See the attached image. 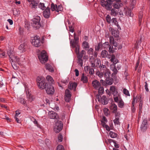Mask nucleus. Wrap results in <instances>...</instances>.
I'll return each mask as SVG.
<instances>
[{
	"instance_id": "1",
	"label": "nucleus",
	"mask_w": 150,
	"mask_h": 150,
	"mask_svg": "<svg viewBox=\"0 0 150 150\" xmlns=\"http://www.w3.org/2000/svg\"><path fill=\"white\" fill-rule=\"evenodd\" d=\"M96 75L100 78H104L106 84L112 85L113 83V80L110 78V71L109 69L104 65H101L99 67V70L97 71Z\"/></svg>"
},
{
	"instance_id": "2",
	"label": "nucleus",
	"mask_w": 150,
	"mask_h": 150,
	"mask_svg": "<svg viewBox=\"0 0 150 150\" xmlns=\"http://www.w3.org/2000/svg\"><path fill=\"white\" fill-rule=\"evenodd\" d=\"M74 39L75 41L73 40L70 39V38H69V40H70V44L71 47L72 48H75V52L76 54H78L80 50V46L78 43V41L76 40V35L74 33Z\"/></svg>"
},
{
	"instance_id": "3",
	"label": "nucleus",
	"mask_w": 150,
	"mask_h": 150,
	"mask_svg": "<svg viewBox=\"0 0 150 150\" xmlns=\"http://www.w3.org/2000/svg\"><path fill=\"white\" fill-rule=\"evenodd\" d=\"M92 85L94 88L98 90V93L99 95L102 94L104 92V88L101 86L100 83L98 80H95L92 82Z\"/></svg>"
},
{
	"instance_id": "4",
	"label": "nucleus",
	"mask_w": 150,
	"mask_h": 150,
	"mask_svg": "<svg viewBox=\"0 0 150 150\" xmlns=\"http://www.w3.org/2000/svg\"><path fill=\"white\" fill-rule=\"evenodd\" d=\"M45 80L44 77L39 76L37 78V85L39 88L41 89H44L47 83H45Z\"/></svg>"
},
{
	"instance_id": "5",
	"label": "nucleus",
	"mask_w": 150,
	"mask_h": 150,
	"mask_svg": "<svg viewBox=\"0 0 150 150\" xmlns=\"http://www.w3.org/2000/svg\"><path fill=\"white\" fill-rule=\"evenodd\" d=\"M7 54L10 58V61L12 63L16 62L19 61V58L14 53L12 50H9L7 51Z\"/></svg>"
},
{
	"instance_id": "6",
	"label": "nucleus",
	"mask_w": 150,
	"mask_h": 150,
	"mask_svg": "<svg viewBox=\"0 0 150 150\" xmlns=\"http://www.w3.org/2000/svg\"><path fill=\"white\" fill-rule=\"evenodd\" d=\"M114 0H100L101 5L107 10H110L112 8V2Z\"/></svg>"
},
{
	"instance_id": "7",
	"label": "nucleus",
	"mask_w": 150,
	"mask_h": 150,
	"mask_svg": "<svg viewBox=\"0 0 150 150\" xmlns=\"http://www.w3.org/2000/svg\"><path fill=\"white\" fill-rule=\"evenodd\" d=\"M40 18L38 16H35L33 19L32 23V26L35 29H38L40 26Z\"/></svg>"
},
{
	"instance_id": "8",
	"label": "nucleus",
	"mask_w": 150,
	"mask_h": 150,
	"mask_svg": "<svg viewBox=\"0 0 150 150\" xmlns=\"http://www.w3.org/2000/svg\"><path fill=\"white\" fill-rule=\"evenodd\" d=\"M39 59L42 64H44L46 62L48 59V56L46 52L43 50L38 56Z\"/></svg>"
},
{
	"instance_id": "9",
	"label": "nucleus",
	"mask_w": 150,
	"mask_h": 150,
	"mask_svg": "<svg viewBox=\"0 0 150 150\" xmlns=\"http://www.w3.org/2000/svg\"><path fill=\"white\" fill-rule=\"evenodd\" d=\"M99 93L96 96V98L98 100V101L103 105H106L108 103V99L105 96H103L101 97Z\"/></svg>"
},
{
	"instance_id": "10",
	"label": "nucleus",
	"mask_w": 150,
	"mask_h": 150,
	"mask_svg": "<svg viewBox=\"0 0 150 150\" xmlns=\"http://www.w3.org/2000/svg\"><path fill=\"white\" fill-rule=\"evenodd\" d=\"M52 84L47 83V85H46L44 88L45 89L46 93L48 94H52L54 92V87Z\"/></svg>"
},
{
	"instance_id": "11",
	"label": "nucleus",
	"mask_w": 150,
	"mask_h": 150,
	"mask_svg": "<svg viewBox=\"0 0 150 150\" xmlns=\"http://www.w3.org/2000/svg\"><path fill=\"white\" fill-rule=\"evenodd\" d=\"M31 40L32 44L35 47H38L40 45V40L39 37L35 36Z\"/></svg>"
},
{
	"instance_id": "12",
	"label": "nucleus",
	"mask_w": 150,
	"mask_h": 150,
	"mask_svg": "<svg viewBox=\"0 0 150 150\" xmlns=\"http://www.w3.org/2000/svg\"><path fill=\"white\" fill-rule=\"evenodd\" d=\"M149 125L146 119H144L141 125L140 129L142 132L146 131L149 127Z\"/></svg>"
},
{
	"instance_id": "13",
	"label": "nucleus",
	"mask_w": 150,
	"mask_h": 150,
	"mask_svg": "<svg viewBox=\"0 0 150 150\" xmlns=\"http://www.w3.org/2000/svg\"><path fill=\"white\" fill-rule=\"evenodd\" d=\"M63 124L62 122L58 121L56 124L54 128V130L56 133H59L62 129Z\"/></svg>"
},
{
	"instance_id": "14",
	"label": "nucleus",
	"mask_w": 150,
	"mask_h": 150,
	"mask_svg": "<svg viewBox=\"0 0 150 150\" xmlns=\"http://www.w3.org/2000/svg\"><path fill=\"white\" fill-rule=\"evenodd\" d=\"M115 101L118 103V107L120 108H122L124 106V103L121 98H119L118 96L113 97Z\"/></svg>"
},
{
	"instance_id": "15",
	"label": "nucleus",
	"mask_w": 150,
	"mask_h": 150,
	"mask_svg": "<svg viewBox=\"0 0 150 150\" xmlns=\"http://www.w3.org/2000/svg\"><path fill=\"white\" fill-rule=\"evenodd\" d=\"M48 116L51 119H56L57 120L59 118L58 115L56 112L53 111H49V112Z\"/></svg>"
},
{
	"instance_id": "16",
	"label": "nucleus",
	"mask_w": 150,
	"mask_h": 150,
	"mask_svg": "<svg viewBox=\"0 0 150 150\" xmlns=\"http://www.w3.org/2000/svg\"><path fill=\"white\" fill-rule=\"evenodd\" d=\"M29 2L30 6L32 8H37L38 1V0H27Z\"/></svg>"
},
{
	"instance_id": "17",
	"label": "nucleus",
	"mask_w": 150,
	"mask_h": 150,
	"mask_svg": "<svg viewBox=\"0 0 150 150\" xmlns=\"http://www.w3.org/2000/svg\"><path fill=\"white\" fill-rule=\"evenodd\" d=\"M71 97L70 92L68 89H66L65 91V100L67 102H69Z\"/></svg>"
},
{
	"instance_id": "18",
	"label": "nucleus",
	"mask_w": 150,
	"mask_h": 150,
	"mask_svg": "<svg viewBox=\"0 0 150 150\" xmlns=\"http://www.w3.org/2000/svg\"><path fill=\"white\" fill-rule=\"evenodd\" d=\"M110 91L112 92V94L113 95L114 97L118 96V92L116 89L115 87L114 86H110Z\"/></svg>"
},
{
	"instance_id": "19",
	"label": "nucleus",
	"mask_w": 150,
	"mask_h": 150,
	"mask_svg": "<svg viewBox=\"0 0 150 150\" xmlns=\"http://www.w3.org/2000/svg\"><path fill=\"white\" fill-rule=\"evenodd\" d=\"M50 9L48 7H47L45 10L43 12V15L44 17L46 18H48L50 16Z\"/></svg>"
},
{
	"instance_id": "20",
	"label": "nucleus",
	"mask_w": 150,
	"mask_h": 150,
	"mask_svg": "<svg viewBox=\"0 0 150 150\" xmlns=\"http://www.w3.org/2000/svg\"><path fill=\"white\" fill-rule=\"evenodd\" d=\"M25 92L26 93L27 98L28 99L29 101L31 102L33 101V98L31 94L30 93L29 90H28L25 88Z\"/></svg>"
},
{
	"instance_id": "21",
	"label": "nucleus",
	"mask_w": 150,
	"mask_h": 150,
	"mask_svg": "<svg viewBox=\"0 0 150 150\" xmlns=\"http://www.w3.org/2000/svg\"><path fill=\"white\" fill-rule=\"evenodd\" d=\"M121 0H117V1L115 2L112 5L113 7L116 9H118L120 7L121 4L120 3Z\"/></svg>"
},
{
	"instance_id": "22",
	"label": "nucleus",
	"mask_w": 150,
	"mask_h": 150,
	"mask_svg": "<svg viewBox=\"0 0 150 150\" xmlns=\"http://www.w3.org/2000/svg\"><path fill=\"white\" fill-rule=\"evenodd\" d=\"M49 105L50 108L55 111H58L59 110V107L53 102H51L49 103Z\"/></svg>"
},
{
	"instance_id": "23",
	"label": "nucleus",
	"mask_w": 150,
	"mask_h": 150,
	"mask_svg": "<svg viewBox=\"0 0 150 150\" xmlns=\"http://www.w3.org/2000/svg\"><path fill=\"white\" fill-rule=\"evenodd\" d=\"M101 57L103 58L108 57L109 58H110V56L108 54V52L105 50L102 51L101 53Z\"/></svg>"
},
{
	"instance_id": "24",
	"label": "nucleus",
	"mask_w": 150,
	"mask_h": 150,
	"mask_svg": "<svg viewBox=\"0 0 150 150\" xmlns=\"http://www.w3.org/2000/svg\"><path fill=\"white\" fill-rule=\"evenodd\" d=\"M81 81L83 83H86L88 82V78L84 73L82 74Z\"/></svg>"
},
{
	"instance_id": "25",
	"label": "nucleus",
	"mask_w": 150,
	"mask_h": 150,
	"mask_svg": "<svg viewBox=\"0 0 150 150\" xmlns=\"http://www.w3.org/2000/svg\"><path fill=\"white\" fill-rule=\"evenodd\" d=\"M139 60H138L137 62L136 65L135 66V70H137V68L138 67V69L137 70V71L139 73L141 72V69L142 67V64H140L139 65Z\"/></svg>"
},
{
	"instance_id": "26",
	"label": "nucleus",
	"mask_w": 150,
	"mask_h": 150,
	"mask_svg": "<svg viewBox=\"0 0 150 150\" xmlns=\"http://www.w3.org/2000/svg\"><path fill=\"white\" fill-rule=\"evenodd\" d=\"M110 109L113 113H115L117 110V105L116 104L113 103L110 106Z\"/></svg>"
},
{
	"instance_id": "27",
	"label": "nucleus",
	"mask_w": 150,
	"mask_h": 150,
	"mask_svg": "<svg viewBox=\"0 0 150 150\" xmlns=\"http://www.w3.org/2000/svg\"><path fill=\"white\" fill-rule=\"evenodd\" d=\"M26 44L24 42L23 44H21L18 47V49L21 52H25V51Z\"/></svg>"
},
{
	"instance_id": "28",
	"label": "nucleus",
	"mask_w": 150,
	"mask_h": 150,
	"mask_svg": "<svg viewBox=\"0 0 150 150\" xmlns=\"http://www.w3.org/2000/svg\"><path fill=\"white\" fill-rule=\"evenodd\" d=\"M110 69L113 72V74H117L118 71L116 68V65L115 64H111L110 65Z\"/></svg>"
},
{
	"instance_id": "29",
	"label": "nucleus",
	"mask_w": 150,
	"mask_h": 150,
	"mask_svg": "<svg viewBox=\"0 0 150 150\" xmlns=\"http://www.w3.org/2000/svg\"><path fill=\"white\" fill-rule=\"evenodd\" d=\"M111 34L115 37H117L119 35V32L117 30H115L114 29H111Z\"/></svg>"
},
{
	"instance_id": "30",
	"label": "nucleus",
	"mask_w": 150,
	"mask_h": 150,
	"mask_svg": "<svg viewBox=\"0 0 150 150\" xmlns=\"http://www.w3.org/2000/svg\"><path fill=\"white\" fill-rule=\"evenodd\" d=\"M46 78L49 84H53L54 83V80L51 76L48 75L47 76Z\"/></svg>"
},
{
	"instance_id": "31",
	"label": "nucleus",
	"mask_w": 150,
	"mask_h": 150,
	"mask_svg": "<svg viewBox=\"0 0 150 150\" xmlns=\"http://www.w3.org/2000/svg\"><path fill=\"white\" fill-rule=\"evenodd\" d=\"M103 47L102 44L101 42H100L95 46V50L96 51H98L100 50H101Z\"/></svg>"
},
{
	"instance_id": "32",
	"label": "nucleus",
	"mask_w": 150,
	"mask_h": 150,
	"mask_svg": "<svg viewBox=\"0 0 150 150\" xmlns=\"http://www.w3.org/2000/svg\"><path fill=\"white\" fill-rule=\"evenodd\" d=\"M45 67L49 71L52 72L54 71L53 68L49 64H47L45 65Z\"/></svg>"
},
{
	"instance_id": "33",
	"label": "nucleus",
	"mask_w": 150,
	"mask_h": 150,
	"mask_svg": "<svg viewBox=\"0 0 150 150\" xmlns=\"http://www.w3.org/2000/svg\"><path fill=\"white\" fill-rule=\"evenodd\" d=\"M87 52L88 54L89 55L90 58H94L93 57V49L92 48H90L89 49V50H88Z\"/></svg>"
},
{
	"instance_id": "34",
	"label": "nucleus",
	"mask_w": 150,
	"mask_h": 150,
	"mask_svg": "<svg viewBox=\"0 0 150 150\" xmlns=\"http://www.w3.org/2000/svg\"><path fill=\"white\" fill-rule=\"evenodd\" d=\"M110 14L112 15L113 16H115L118 14L117 11L116 9L112 8L111 10Z\"/></svg>"
},
{
	"instance_id": "35",
	"label": "nucleus",
	"mask_w": 150,
	"mask_h": 150,
	"mask_svg": "<svg viewBox=\"0 0 150 150\" xmlns=\"http://www.w3.org/2000/svg\"><path fill=\"white\" fill-rule=\"evenodd\" d=\"M18 100V101L20 103L23 104L25 106H27V105L26 103V102L24 98L21 97H20Z\"/></svg>"
},
{
	"instance_id": "36",
	"label": "nucleus",
	"mask_w": 150,
	"mask_h": 150,
	"mask_svg": "<svg viewBox=\"0 0 150 150\" xmlns=\"http://www.w3.org/2000/svg\"><path fill=\"white\" fill-rule=\"evenodd\" d=\"M78 62L79 65H80L81 67L83 66V61L82 59V56L81 55L79 57H78Z\"/></svg>"
},
{
	"instance_id": "37",
	"label": "nucleus",
	"mask_w": 150,
	"mask_h": 150,
	"mask_svg": "<svg viewBox=\"0 0 150 150\" xmlns=\"http://www.w3.org/2000/svg\"><path fill=\"white\" fill-rule=\"evenodd\" d=\"M82 47L83 48L85 49L88 48L89 47V44L88 42L84 41L82 43Z\"/></svg>"
},
{
	"instance_id": "38",
	"label": "nucleus",
	"mask_w": 150,
	"mask_h": 150,
	"mask_svg": "<svg viewBox=\"0 0 150 150\" xmlns=\"http://www.w3.org/2000/svg\"><path fill=\"white\" fill-rule=\"evenodd\" d=\"M94 58H90V61L91 62V67H95V64L94 63Z\"/></svg>"
},
{
	"instance_id": "39",
	"label": "nucleus",
	"mask_w": 150,
	"mask_h": 150,
	"mask_svg": "<svg viewBox=\"0 0 150 150\" xmlns=\"http://www.w3.org/2000/svg\"><path fill=\"white\" fill-rule=\"evenodd\" d=\"M77 86L76 84L75 83H73L70 84V86H69V88L70 89L75 90Z\"/></svg>"
},
{
	"instance_id": "40",
	"label": "nucleus",
	"mask_w": 150,
	"mask_h": 150,
	"mask_svg": "<svg viewBox=\"0 0 150 150\" xmlns=\"http://www.w3.org/2000/svg\"><path fill=\"white\" fill-rule=\"evenodd\" d=\"M109 135L110 137L112 138H115L117 136V134L115 133L112 131L110 132Z\"/></svg>"
},
{
	"instance_id": "41",
	"label": "nucleus",
	"mask_w": 150,
	"mask_h": 150,
	"mask_svg": "<svg viewBox=\"0 0 150 150\" xmlns=\"http://www.w3.org/2000/svg\"><path fill=\"white\" fill-rule=\"evenodd\" d=\"M87 69H89V74L93 75L94 74V70L93 68H90L89 67L87 66Z\"/></svg>"
},
{
	"instance_id": "42",
	"label": "nucleus",
	"mask_w": 150,
	"mask_h": 150,
	"mask_svg": "<svg viewBox=\"0 0 150 150\" xmlns=\"http://www.w3.org/2000/svg\"><path fill=\"white\" fill-rule=\"evenodd\" d=\"M39 8L42 10L45 9L46 7L45 6V4L43 3H40L39 5Z\"/></svg>"
},
{
	"instance_id": "43",
	"label": "nucleus",
	"mask_w": 150,
	"mask_h": 150,
	"mask_svg": "<svg viewBox=\"0 0 150 150\" xmlns=\"http://www.w3.org/2000/svg\"><path fill=\"white\" fill-rule=\"evenodd\" d=\"M57 8V5L54 4L53 3H52L51 5V9L52 11H56V8Z\"/></svg>"
},
{
	"instance_id": "44",
	"label": "nucleus",
	"mask_w": 150,
	"mask_h": 150,
	"mask_svg": "<svg viewBox=\"0 0 150 150\" xmlns=\"http://www.w3.org/2000/svg\"><path fill=\"white\" fill-rule=\"evenodd\" d=\"M113 122L115 125H119L120 122L119 117H116L113 120Z\"/></svg>"
},
{
	"instance_id": "45",
	"label": "nucleus",
	"mask_w": 150,
	"mask_h": 150,
	"mask_svg": "<svg viewBox=\"0 0 150 150\" xmlns=\"http://www.w3.org/2000/svg\"><path fill=\"white\" fill-rule=\"evenodd\" d=\"M137 99H138V97L137 96H136L135 97H134L133 100L132 102V109L133 108H134V106L135 105V101H136V102H137V100H138Z\"/></svg>"
},
{
	"instance_id": "46",
	"label": "nucleus",
	"mask_w": 150,
	"mask_h": 150,
	"mask_svg": "<svg viewBox=\"0 0 150 150\" xmlns=\"http://www.w3.org/2000/svg\"><path fill=\"white\" fill-rule=\"evenodd\" d=\"M134 8L133 5H132L131 6L130 8V10H128V12H127L126 14L127 15H128L130 16H132V15L131 12V10H132Z\"/></svg>"
},
{
	"instance_id": "47",
	"label": "nucleus",
	"mask_w": 150,
	"mask_h": 150,
	"mask_svg": "<svg viewBox=\"0 0 150 150\" xmlns=\"http://www.w3.org/2000/svg\"><path fill=\"white\" fill-rule=\"evenodd\" d=\"M123 93L127 96H130V95L129 91L126 88H124L123 89Z\"/></svg>"
},
{
	"instance_id": "48",
	"label": "nucleus",
	"mask_w": 150,
	"mask_h": 150,
	"mask_svg": "<svg viewBox=\"0 0 150 150\" xmlns=\"http://www.w3.org/2000/svg\"><path fill=\"white\" fill-rule=\"evenodd\" d=\"M106 19L107 22L108 23H111V17L109 15H108L106 16Z\"/></svg>"
},
{
	"instance_id": "49",
	"label": "nucleus",
	"mask_w": 150,
	"mask_h": 150,
	"mask_svg": "<svg viewBox=\"0 0 150 150\" xmlns=\"http://www.w3.org/2000/svg\"><path fill=\"white\" fill-rule=\"evenodd\" d=\"M103 110L105 115L106 116H108V115L109 114V110L106 108H105Z\"/></svg>"
},
{
	"instance_id": "50",
	"label": "nucleus",
	"mask_w": 150,
	"mask_h": 150,
	"mask_svg": "<svg viewBox=\"0 0 150 150\" xmlns=\"http://www.w3.org/2000/svg\"><path fill=\"white\" fill-rule=\"evenodd\" d=\"M102 125L106 129V130L108 131H109L110 130V128L106 124V123H102Z\"/></svg>"
},
{
	"instance_id": "51",
	"label": "nucleus",
	"mask_w": 150,
	"mask_h": 150,
	"mask_svg": "<svg viewBox=\"0 0 150 150\" xmlns=\"http://www.w3.org/2000/svg\"><path fill=\"white\" fill-rule=\"evenodd\" d=\"M112 23L114 24L115 25H117V24L118 23V22H117V19L115 18H113L111 19V22Z\"/></svg>"
},
{
	"instance_id": "52",
	"label": "nucleus",
	"mask_w": 150,
	"mask_h": 150,
	"mask_svg": "<svg viewBox=\"0 0 150 150\" xmlns=\"http://www.w3.org/2000/svg\"><path fill=\"white\" fill-rule=\"evenodd\" d=\"M63 9L62 6L59 5L58 6H57V8H56V12H59V11H62Z\"/></svg>"
},
{
	"instance_id": "53",
	"label": "nucleus",
	"mask_w": 150,
	"mask_h": 150,
	"mask_svg": "<svg viewBox=\"0 0 150 150\" xmlns=\"http://www.w3.org/2000/svg\"><path fill=\"white\" fill-rule=\"evenodd\" d=\"M108 122V120L106 118L105 116H103L102 120L101 122V124L102 125V123H106Z\"/></svg>"
},
{
	"instance_id": "54",
	"label": "nucleus",
	"mask_w": 150,
	"mask_h": 150,
	"mask_svg": "<svg viewBox=\"0 0 150 150\" xmlns=\"http://www.w3.org/2000/svg\"><path fill=\"white\" fill-rule=\"evenodd\" d=\"M63 137L60 134H59L58 137V140L59 142H62L63 140Z\"/></svg>"
},
{
	"instance_id": "55",
	"label": "nucleus",
	"mask_w": 150,
	"mask_h": 150,
	"mask_svg": "<svg viewBox=\"0 0 150 150\" xmlns=\"http://www.w3.org/2000/svg\"><path fill=\"white\" fill-rule=\"evenodd\" d=\"M102 45L103 47L104 48H107L110 45L109 44V43L108 42H105Z\"/></svg>"
},
{
	"instance_id": "56",
	"label": "nucleus",
	"mask_w": 150,
	"mask_h": 150,
	"mask_svg": "<svg viewBox=\"0 0 150 150\" xmlns=\"http://www.w3.org/2000/svg\"><path fill=\"white\" fill-rule=\"evenodd\" d=\"M94 62L96 63V65H98L99 64H100V65L99 67L101 65H102V64H101L100 60L99 59L97 58L95 60L94 59ZM102 64L103 65V64Z\"/></svg>"
},
{
	"instance_id": "57",
	"label": "nucleus",
	"mask_w": 150,
	"mask_h": 150,
	"mask_svg": "<svg viewBox=\"0 0 150 150\" xmlns=\"http://www.w3.org/2000/svg\"><path fill=\"white\" fill-rule=\"evenodd\" d=\"M56 150H64V149L63 146L59 145L57 146Z\"/></svg>"
},
{
	"instance_id": "58",
	"label": "nucleus",
	"mask_w": 150,
	"mask_h": 150,
	"mask_svg": "<svg viewBox=\"0 0 150 150\" xmlns=\"http://www.w3.org/2000/svg\"><path fill=\"white\" fill-rule=\"evenodd\" d=\"M16 81V82L15 83H16V84H18V80L17 79V78H16V77L14 76L13 75V76L12 78L11 81Z\"/></svg>"
},
{
	"instance_id": "59",
	"label": "nucleus",
	"mask_w": 150,
	"mask_h": 150,
	"mask_svg": "<svg viewBox=\"0 0 150 150\" xmlns=\"http://www.w3.org/2000/svg\"><path fill=\"white\" fill-rule=\"evenodd\" d=\"M109 51L110 53L113 52L114 51L112 46L109 45Z\"/></svg>"
},
{
	"instance_id": "60",
	"label": "nucleus",
	"mask_w": 150,
	"mask_h": 150,
	"mask_svg": "<svg viewBox=\"0 0 150 150\" xmlns=\"http://www.w3.org/2000/svg\"><path fill=\"white\" fill-rule=\"evenodd\" d=\"M15 63V62L12 63V62H11V64L13 68L15 70H16L18 68L17 66H16V64Z\"/></svg>"
},
{
	"instance_id": "61",
	"label": "nucleus",
	"mask_w": 150,
	"mask_h": 150,
	"mask_svg": "<svg viewBox=\"0 0 150 150\" xmlns=\"http://www.w3.org/2000/svg\"><path fill=\"white\" fill-rule=\"evenodd\" d=\"M110 42L111 44H113L114 42V38L112 36H110Z\"/></svg>"
},
{
	"instance_id": "62",
	"label": "nucleus",
	"mask_w": 150,
	"mask_h": 150,
	"mask_svg": "<svg viewBox=\"0 0 150 150\" xmlns=\"http://www.w3.org/2000/svg\"><path fill=\"white\" fill-rule=\"evenodd\" d=\"M121 63H118L116 65V68L117 70H119L121 68Z\"/></svg>"
},
{
	"instance_id": "63",
	"label": "nucleus",
	"mask_w": 150,
	"mask_h": 150,
	"mask_svg": "<svg viewBox=\"0 0 150 150\" xmlns=\"http://www.w3.org/2000/svg\"><path fill=\"white\" fill-rule=\"evenodd\" d=\"M45 144L47 146H49L50 144V140L47 139H45Z\"/></svg>"
},
{
	"instance_id": "64",
	"label": "nucleus",
	"mask_w": 150,
	"mask_h": 150,
	"mask_svg": "<svg viewBox=\"0 0 150 150\" xmlns=\"http://www.w3.org/2000/svg\"><path fill=\"white\" fill-rule=\"evenodd\" d=\"M142 101H141L139 105V110L140 111L142 110Z\"/></svg>"
}]
</instances>
